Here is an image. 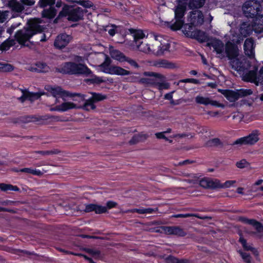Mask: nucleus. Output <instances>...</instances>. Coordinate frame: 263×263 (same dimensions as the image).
<instances>
[{"instance_id":"48","label":"nucleus","mask_w":263,"mask_h":263,"mask_svg":"<svg viewBox=\"0 0 263 263\" xmlns=\"http://www.w3.org/2000/svg\"><path fill=\"white\" fill-rule=\"evenodd\" d=\"M236 166L239 168H244L249 166V163L245 159H242L236 163Z\"/></svg>"},{"instance_id":"61","label":"nucleus","mask_w":263,"mask_h":263,"mask_svg":"<svg viewBox=\"0 0 263 263\" xmlns=\"http://www.w3.org/2000/svg\"><path fill=\"white\" fill-rule=\"evenodd\" d=\"M263 84V67L260 69L259 73L257 76V84Z\"/></svg>"},{"instance_id":"16","label":"nucleus","mask_w":263,"mask_h":263,"mask_svg":"<svg viewBox=\"0 0 263 263\" xmlns=\"http://www.w3.org/2000/svg\"><path fill=\"white\" fill-rule=\"evenodd\" d=\"M71 37L62 33L58 35L55 39L54 45L57 48L61 49L67 46L71 40Z\"/></svg>"},{"instance_id":"7","label":"nucleus","mask_w":263,"mask_h":263,"mask_svg":"<svg viewBox=\"0 0 263 263\" xmlns=\"http://www.w3.org/2000/svg\"><path fill=\"white\" fill-rule=\"evenodd\" d=\"M61 16H67V19L72 21H78L80 20L83 15L82 9L80 7L76 8L72 7L65 5L62 10L59 14Z\"/></svg>"},{"instance_id":"47","label":"nucleus","mask_w":263,"mask_h":263,"mask_svg":"<svg viewBox=\"0 0 263 263\" xmlns=\"http://www.w3.org/2000/svg\"><path fill=\"white\" fill-rule=\"evenodd\" d=\"M96 214H100L107 212V208L100 205L95 204V211Z\"/></svg>"},{"instance_id":"42","label":"nucleus","mask_w":263,"mask_h":263,"mask_svg":"<svg viewBox=\"0 0 263 263\" xmlns=\"http://www.w3.org/2000/svg\"><path fill=\"white\" fill-rule=\"evenodd\" d=\"M55 14L54 10L52 8L44 10L42 12V14L44 17L48 18L53 17L55 15Z\"/></svg>"},{"instance_id":"37","label":"nucleus","mask_w":263,"mask_h":263,"mask_svg":"<svg viewBox=\"0 0 263 263\" xmlns=\"http://www.w3.org/2000/svg\"><path fill=\"white\" fill-rule=\"evenodd\" d=\"M236 183V181L235 180H227L224 183H221L220 180H218V184H217V188H229L231 186H233Z\"/></svg>"},{"instance_id":"14","label":"nucleus","mask_w":263,"mask_h":263,"mask_svg":"<svg viewBox=\"0 0 263 263\" xmlns=\"http://www.w3.org/2000/svg\"><path fill=\"white\" fill-rule=\"evenodd\" d=\"M161 229L162 232L167 235H175L181 237L184 236L186 235V232L183 229L178 226H164L162 227Z\"/></svg>"},{"instance_id":"50","label":"nucleus","mask_w":263,"mask_h":263,"mask_svg":"<svg viewBox=\"0 0 263 263\" xmlns=\"http://www.w3.org/2000/svg\"><path fill=\"white\" fill-rule=\"evenodd\" d=\"M55 0H40L41 7H44L47 5H52L54 4Z\"/></svg>"},{"instance_id":"35","label":"nucleus","mask_w":263,"mask_h":263,"mask_svg":"<svg viewBox=\"0 0 263 263\" xmlns=\"http://www.w3.org/2000/svg\"><path fill=\"white\" fill-rule=\"evenodd\" d=\"M9 5L14 11L16 12H21L24 9L23 6L14 0L10 1Z\"/></svg>"},{"instance_id":"41","label":"nucleus","mask_w":263,"mask_h":263,"mask_svg":"<svg viewBox=\"0 0 263 263\" xmlns=\"http://www.w3.org/2000/svg\"><path fill=\"white\" fill-rule=\"evenodd\" d=\"M173 217L176 218H187L190 217H196L201 219H205L208 218V217H200L199 215L195 214H177L173 216Z\"/></svg>"},{"instance_id":"5","label":"nucleus","mask_w":263,"mask_h":263,"mask_svg":"<svg viewBox=\"0 0 263 263\" xmlns=\"http://www.w3.org/2000/svg\"><path fill=\"white\" fill-rule=\"evenodd\" d=\"M226 99L231 102H234L239 99L248 96L252 93L251 89H240L235 90L219 89Z\"/></svg>"},{"instance_id":"63","label":"nucleus","mask_w":263,"mask_h":263,"mask_svg":"<svg viewBox=\"0 0 263 263\" xmlns=\"http://www.w3.org/2000/svg\"><path fill=\"white\" fill-rule=\"evenodd\" d=\"M21 2L25 5H27V6H32L33 5H34V1H33V0H21Z\"/></svg>"},{"instance_id":"58","label":"nucleus","mask_w":263,"mask_h":263,"mask_svg":"<svg viewBox=\"0 0 263 263\" xmlns=\"http://www.w3.org/2000/svg\"><path fill=\"white\" fill-rule=\"evenodd\" d=\"M95 204H89L85 205V209L84 212L88 213L92 211H95Z\"/></svg>"},{"instance_id":"15","label":"nucleus","mask_w":263,"mask_h":263,"mask_svg":"<svg viewBox=\"0 0 263 263\" xmlns=\"http://www.w3.org/2000/svg\"><path fill=\"white\" fill-rule=\"evenodd\" d=\"M224 54L231 60L238 57L239 50L236 46L234 45L230 41H228L226 44Z\"/></svg>"},{"instance_id":"45","label":"nucleus","mask_w":263,"mask_h":263,"mask_svg":"<svg viewBox=\"0 0 263 263\" xmlns=\"http://www.w3.org/2000/svg\"><path fill=\"white\" fill-rule=\"evenodd\" d=\"M239 253L242 259L246 263H253L251 261V257L248 253L239 251Z\"/></svg>"},{"instance_id":"55","label":"nucleus","mask_w":263,"mask_h":263,"mask_svg":"<svg viewBox=\"0 0 263 263\" xmlns=\"http://www.w3.org/2000/svg\"><path fill=\"white\" fill-rule=\"evenodd\" d=\"M165 133H164L163 132H160V133H156L155 134V136L156 137L158 138V139H164L165 141H169L170 143H172V140H169L165 135Z\"/></svg>"},{"instance_id":"40","label":"nucleus","mask_w":263,"mask_h":263,"mask_svg":"<svg viewBox=\"0 0 263 263\" xmlns=\"http://www.w3.org/2000/svg\"><path fill=\"white\" fill-rule=\"evenodd\" d=\"M15 44L13 40H8L4 42L1 46L0 48L2 50H7L9 48Z\"/></svg>"},{"instance_id":"11","label":"nucleus","mask_w":263,"mask_h":263,"mask_svg":"<svg viewBox=\"0 0 263 263\" xmlns=\"http://www.w3.org/2000/svg\"><path fill=\"white\" fill-rule=\"evenodd\" d=\"M183 32L187 36L196 39L201 42L206 41L208 39L204 32L195 29L192 26L188 25L184 26Z\"/></svg>"},{"instance_id":"46","label":"nucleus","mask_w":263,"mask_h":263,"mask_svg":"<svg viewBox=\"0 0 263 263\" xmlns=\"http://www.w3.org/2000/svg\"><path fill=\"white\" fill-rule=\"evenodd\" d=\"M167 263H191L188 260L178 259L174 257H169L167 260Z\"/></svg>"},{"instance_id":"33","label":"nucleus","mask_w":263,"mask_h":263,"mask_svg":"<svg viewBox=\"0 0 263 263\" xmlns=\"http://www.w3.org/2000/svg\"><path fill=\"white\" fill-rule=\"evenodd\" d=\"M239 240L245 250L251 251L253 254L255 256H257L258 255L257 251L251 245L248 244L246 242V240L244 238H240Z\"/></svg>"},{"instance_id":"56","label":"nucleus","mask_w":263,"mask_h":263,"mask_svg":"<svg viewBox=\"0 0 263 263\" xmlns=\"http://www.w3.org/2000/svg\"><path fill=\"white\" fill-rule=\"evenodd\" d=\"M9 12L0 11V23H3L8 17Z\"/></svg>"},{"instance_id":"18","label":"nucleus","mask_w":263,"mask_h":263,"mask_svg":"<svg viewBox=\"0 0 263 263\" xmlns=\"http://www.w3.org/2000/svg\"><path fill=\"white\" fill-rule=\"evenodd\" d=\"M78 99L80 103V108L86 110H89L90 109H94L96 108V106L94 105V101L90 98L86 100H85V96L83 95L78 94Z\"/></svg>"},{"instance_id":"49","label":"nucleus","mask_w":263,"mask_h":263,"mask_svg":"<svg viewBox=\"0 0 263 263\" xmlns=\"http://www.w3.org/2000/svg\"><path fill=\"white\" fill-rule=\"evenodd\" d=\"M86 252L95 258H99L100 255V252L97 250L87 249Z\"/></svg>"},{"instance_id":"12","label":"nucleus","mask_w":263,"mask_h":263,"mask_svg":"<svg viewBox=\"0 0 263 263\" xmlns=\"http://www.w3.org/2000/svg\"><path fill=\"white\" fill-rule=\"evenodd\" d=\"M188 23L184 25H190L193 28L201 25L204 22V16L200 10H194L190 12L187 16Z\"/></svg>"},{"instance_id":"51","label":"nucleus","mask_w":263,"mask_h":263,"mask_svg":"<svg viewBox=\"0 0 263 263\" xmlns=\"http://www.w3.org/2000/svg\"><path fill=\"white\" fill-rule=\"evenodd\" d=\"M116 28H117V27L115 25H111L110 26H107L106 27V28L105 30L106 31H108V33L111 36H114L116 32Z\"/></svg>"},{"instance_id":"34","label":"nucleus","mask_w":263,"mask_h":263,"mask_svg":"<svg viewBox=\"0 0 263 263\" xmlns=\"http://www.w3.org/2000/svg\"><path fill=\"white\" fill-rule=\"evenodd\" d=\"M244 80L247 81H251L256 83L257 84V76H256V72L254 71H250L247 73L243 77Z\"/></svg>"},{"instance_id":"23","label":"nucleus","mask_w":263,"mask_h":263,"mask_svg":"<svg viewBox=\"0 0 263 263\" xmlns=\"http://www.w3.org/2000/svg\"><path fill=\"white\" fill-rule=\"evenodd\" d=\"M107 73L110 74H116L118 76H127L131 73L130 71L127 70L120 66H110L108 70H106Z\"/></svg>"},{"instance_id":"31","label":"nucleus","mask_w":263,"mask_h":263,"mask_svg":"<svg viewBox=\"0 0 263 263\" xmlns=\"http://www.w3.org/2000/svg\"><path fill=\"white\" fill-rule=\"evenodd\" d=\"M205 0H189L187 5L191 9H198L203 7Z\"/></svg>"},{"instance_id":"39","label":"nucleus","mask_w":263,"mask_h":263,"mask_svg":"<svg viewBox=\"0 0 263 263\" xmlns=\"http://www.w3.org/2000/svg\"><path fill=\"white\" fill-rule=\"evenodd\" d=\"M249 224L253 226L258 232H261L263 231L262 225L260 222L254 219H251V220H249Z\"/></svg>"},{"instance_id":"6","label":"nucleus","mask_w":263,"mask_h":263,"mask_svg":"<svg viewBox=\"0 0 263 263\" xmlns=\"http://www.w3.org/2000/svg\"><path fill=\"white\" fill-rule=\"evenodd\" d=\"M74 96L71 98V101L66 100L65 98V100H63V102L60 105H56L54 107L51 109L53 111H66L70 109H80L81 107L80 101L77 97L78 94H74Z\"/></svg>"},{"instance_id":"36","label":"nucleus","mask_w":263,"mask_h":263,"mask_svg":"<svg viewBox=\"0 0 263 263\" xmlns=\"http://www.w3.org/2000/svg\"><path fill=\"white\" fill-rule=\"evenodd\" d=\"M0 190L4 192L7 191H14L18 192L20 191L19 188L17 186H14L11 184L5 183L0 184Z\"/></svg>"},{"instance_id":"17","label":"nucleus","mask_w":263,"mask_h":263,"mask_svg":"<svg viewBox=\"0 0 263 263\" xmlns=\"http://www.w3.org/2000/svg\"><path fill=\"white\" fill-rule=\"evenodd\" d=\"M195 101L197 103L207 105H211L218 107L224 108V105L215 100H212L210 98L205 97L201 96H198L195 98Z\"/></svg>"},{"instance_id":"53","label":"nucleus","mask_w":263,"mask_h":263,"mask_svg":"<svg viewBox=\"0 0 263 263\" xmlns=\"http://www.w3.org/2000/svg\"><path fill=\"white\" fill-rule=\"evenodd\" d=\"M139 82L143 84H152L153 83V80L149 78H142L139 80Z\"/></svg>"},{"instance_id":"9","label":"nucleus","mask_w":263,"mask_h":263,"mask_svg":"<svg viewBox=\"0 0 263 263\" xmlns=\"http://www.w3.org/2000/svg\"><path fill=\"white\" fill-rule=\"evenodd\" d=\"M260 2L255 0H248L243 4L242 9L247 17H252L256 15L261 9Z\"/></svg>"},{"instance_id":"25","label":"nucleus","mask_w":263,"mask_h":263,"mask_svg":"<svg viewBox=\"0 0 263 263\" xmlns=\"http://www.w3.org/2000/svg\"><path fill=\"white\" fill-rule=\"evenodd\" d=\"M211 46L214 48L217 54L224 55L225 47L223 43L218 40H213L211 43Z\"/></svg>"},{"instance_id":"4","label":"nucleus","mask_w":263,"mask_h":263,"mask_svg":"<svg viewBox=\"0 0 263 263\" xmlns=\"http://www.w3.org/2000/svg\"><path fill=\"white\" fill-rule=\"evenodd\" d=\"M187 4V2L177 1V5L174 9L175 22L170 25L172 30H179L184 24L183 16L186 10Z\"/></svg>"},{"instance_id":"1","label":"nucleus","mask_w":263,"mask_h":263,"mask_svg":"<svg viewBox=\"0 0 263 263\" xmlns=\"http://www.w3.org/2000/svg\"><path fill=\"white\" fill-rule=\"evenodd\" d=\"M132 35L134 38L131 44L133 49L159 56L163 54L170 48L169 44L160 35L150 33L145 36L140 30H134Z\"/></svg>"},{"instance_id":"29","label":"nucleus","mask_w":263,"mask_h":263,"mask_svg":"<svg viewBox=\"0 0 263 263\" xmlns=\"http://www.w3.org/2000/svg\"><path fill=\"white\" fill-rule=\"evenodd\" d=\"M22 96L19 98L22 102H24L27 99L33 100L39 98L40 96L37 93H30L26 90H22Z\"/></svg>"},{"instance_id":"24","label":"nucleus","mask_w":263,"mask_h":263,"mask_svg":"<svg viewBox=\"0 0 263 263\" xmlns=\"http://www.w3.org/2000/svg\"><path fill=\"white\" fill-rule=\"evenodd\" d=\"M154 65L158 68L173 69L177 67L176 64L166 60L161 59L155 62Z\"/></svg>"},{"instance_id":"57","label":"nucleus","mask_w":263,"mask_h":263,"mask_svg":"<svg viewBox=\"0 0 263 263\" xmlns=\"http://www.w3.org/2000/svg\"><path fill=\"white\" fill-rule=\"evenodd\" d=\"M173 93H174V91H172V92H171L170 93H166L164 96V99H166V100H170V103L172 105H176V104L175 103L174 100L173 99Z\"/></svg>"},{"instance_id":"28","label":"nucleus","mask_w":263,"mask_h":263,"mask_svg":"<svg viewBox=\"0 0 263 263\" xmlns=\"http://www.w3.org/2000/svg\"><path fill=\"white\" fill-rule=\"evenodd\" d=\"M20 172L24 173L27 174H31L37 176H42L46 171H40L39 170L33 168L32 167H26L22 169H20Z\"/></svg>"},{"instance_id":"62","label":"nucleus","mask_w":263,"mask_h":263,"mask_svg":"<svg viewBox=\"0 0 263 263\" xmlns=\"http://www.w3.org/2000/svg\"><path fill=\"white\" fill-rule=\"evenodd\" d=\"M117 205V203L116 202L112 201H109L106 203V208L107 210L108 209H110L112 208L116 207Z\"/></svg>"},{"instance_id":"60","label":"nucleus","mask_w":263,"mask_h":263,"mask_svg":"<svg viewBox=\"0 0 263 263\" xmlns=\"http://www.w3.org/2000/svg\"><path fill=\"white\" fill-rule=\"evenodd\" d=\"M180 82L183 83H192L194 84H199V81L198 80L195 79H183L180 81Z\"/></svg>"},{"instance_id":"44","label":"nucleus","mask_w":263,"mask_h":263,"mask_svg":"<svg viewBox=\"0 0 263 263\" xmlns=\"http://www.w3.org/2000/svg\"><path fill=\"white\" fill-rule=\"evenodd\" d=\"M13 70L14 67L12 65L9 64L2 63V72H11Z\"/></svg>"},{"instance_id":"54","label":"nucleus","mask_w":263,"mask_h":263,"mask_svg":"<svg viewBox=\"0 0 263 263\" xmlns=\"http://www.w3.org/2000/svg\"><path fill=\"white\" fill-rule=\"evenodd\" d=\"M81 6H83L85 8H89L93 6V4L91 2L89 1H82L81 0L79 2H78Z\"/></svg>"},{"instance_id":"27","label":"nucleus","mask_w":263,"mask_h":263,"mask_svg":"<svg viewBox=\"0 0 263 263\" xmlns=\"http://www.w3.org/2000/svg\"><path fill=\"white\" fill-rule=\"evenodd\" d=\"M110 55L112 58L120 62H124L125 59V56L123 53L121 52L120 51L113 49L112 48H110Z\"/></svg>"},{"instance_id":"38","label":"nucleus","mask_w":263,"mask_h":263,"mask_svg":"<svg viewBox=\"0 0 263 263\" xmlns=\"http://www.w3.org/2000/svg\"><path fill=\"white\" fill-rule=\"evenodd\" d=\"M146 138V136L143 135H136L133 137L129 141V143L132 145L135 144L145 139Z\"/></svg>"},{"instance_id":"52","label":"nucleus","mask_w":263,"mask_h":263,"mask_svg":"<svg viewBox=\"0 0 263 263\" xmlns=\"http://www.w3.org/2000/svg\"><path fill=\"white\" fill-rule=\"evenodd\" d=\"M144 75L146 76H154L156 78H159L160 80H164L165 79V77L160 73H154V72H145Z\"/></svg>"},{"instance_id":"2","label":"nucleus","mask_w":263,"mask_h":263,"mask_svg":"<svg viewBox=\"0 0 263 263\" xmlns=\"http://www.w3.org/2000/svg\"><path fill=\"white\" fill-rule=\"evenodd\" d=\"M41 21L38 18H33L28 22V26L26 29L20 30L15 36L20 44H24L34 34L44 31V28L40 25Z\"/></svg>"},{"instance_id":"64","label":"nucleus","mask_w":263,"mask_h":263,"mask_svg":"<svg viewBox=\"0 0 263 263\" xmlns=\"http://www.w3.org/2000/svg\"><path fill=\"white\" fill-rule=\"evenodd\" d=\"M209 142L210 143L211 145H218L220 143L219 139L216 138L212 139L209 141Z\"/></svg>"},{"instance_id":"26","label":"nucleus","mask_w":263,"mask_h":263,"mask_svg":"<svg viewBox=\"0 0 263 263\" xmlns=\"http://www.w3.org/2000/svg\"><path fill=\"white\" fill-rule=\"evenodd\" d=\"M31 71L37 72H46L49 70V67L43 63H37L28 69Z\"/></svg>"},{"instance_id":"8","label":"nucleus","mask_w":263,"mask_h":263,"mask_svg":"<svg viewBox=\"0 0 263 263\" xmlns=\"http://www.w3.org/2000/svg\"><path fill=\"white\" fill-rule=\"evenodd\" d=\"M260 135L261 133L259 130H253L247 136L235 140L233 143V145H253L259 141Z\"/></svg>"},{"instance_id":"21","label":"nucleus","mask_w":263,"mask_h":263,"mask_svg":"<svg viewBox=\"0 0 263 263\" xmlns=\"http://www.w3.org/2000/svg\"><path fill=\"white\" fill-rule=\"evenodd\" d=\"M252 30L256 33L263 32V15H258L253 20L251 26Z\"/></svg>"},{"instance_id":"59","label":"nucleus","mask_w":263,"mask_h":263,"mask_svg":"<svg viewBox=\"0 0 263 263\" xmlns=\"http://www.w3.org/2000/svg\"><path fill=\"white\" fill-rule=\"evenodd\" d=\"M125 61L127 62L129 64L135 68H138L139 67L138 64L136 63V62L132 59L125 57Z\"/></svg>"},{"instance_id":"19","label":"nucleus","mask_w":263,"mask_h":263,"mask_svg":"<svg viewBox=\"0 0 263 263\" xmlns=\"http://www.w3.org/2000/svg\"><path fill=\"white\" fill-rule=\"evenodd\" d=\"M199 185L204 189H217L218 180L210 178H202L199 180Z\"/></svg>"},{"instance_id":"32","label":"nucleus","mask_w":263,"mask_h":263,"mask_svg":"<svg viewBox=\"0 0 263 263\" xmlns=\"http://www.w3.org/2000/svg\"><path fill=\"white\" fill-rule=\"evenodd\" d=\"M102 56L105 58L104 62L99 66V69L101 71L106 73V70H108L110 68V60L109 58L105 54L100 53Z\"/></svg>"},{"instance_id":"22","label":"nucleus","mask_w":263,"mask_h":263,"mask_svg":"<svg viewBox=\"0 0 263 263\" xmlns=\"http://www.w3.org/2000/svg\"><path fill=\"white\" fill-rule=\"evenodd\" d=\"M50 91L54 97H60L63 100H65V97H73L74 96L73 93L63 90L60 87L51 88Z\"/></svg>"},{"instance_id":"30","label":"nucleus","mask_w":263,"mask_h":263,"mask_svg":"<svg viewBox=\"0 0 263 263\" xmlns=\"http://www.w3.org/2000/svg\"><path fill=\"white\" fill-rule=\"evenodd\" d=\"M183 176L185 177L183 181L190 184H196L198 182L199 180V177L197 174L185 173L183 174Z\"/></svg>"},{"instance_id":"43","label":"nucleus","mask_w":263,"mask_h":263,"mask_svg":"<svg viewBox=\"0 0 263 263\" xmlns=\"http://www.w3.org/2000/svg\"><path fill=\"white\" fill-rule=\"evenodd\" d=\"M91 94L92 95L91 98L95 102L103 100L106 98L105 96L101 93L91 92Z\"/></svg>"},{"instance_id":"13","label":"nucleus","mask_w":263,"mask_h":263,"mask_svg":"<svg viewBox=\"0 0 263 263\" xmlns=\"http://www.w3.org/2000/svg\"><path fill=\"white\" fill-rule=\"evenodd\" d=\"M231 64L232 67L237 71H241L250 67L249 63L242 57L239 58L237 57L231 59Z\"/></svg>"},{"instance_id":"20","label":"nucleus","mask_w":263,"mask_h":263,"mask_svg":"<svg viewBox=\"0 0 263 263\" xmlns=\"http://www.w3.org/2000/svg\"><path fill=\"white\" fill-rule=\"evenodd\" d=\"M245 53L250 58L254 57L255 45L254 41L251 38L247 39L243 45Z\"/></svg>"},{"instance_id":"3","label":"nucleus","mask_w":263,"mask_h":263,"mask_svg":"<svg viewBox=\"0 0 263 263\" xmlns=\"http://www.w3.org/2000/svg\"><path fill=\"white\" fill-rule=\"evenodd\" d=\"M79 63L69 62L64 64L61 68V71L64 73L78 74L88 76L91 73V71L86 65L81 63L83 62L82 58H79L77 60Z\"/></svg>"},{"instance_id":"10","label":"nucleus","mask_w":263,"mask_h":263,"mask_svg":"<svg viewBox=\"0 0 263 263\" xmlns=\"http://www.w3.org/2000/svg\"><path fill=\"white\" fill-rule=\"evenodd\" d=\"M252 31L251 26L247 23H244L240 27L239 34L236 35L234 34L233 31H231L230 34L227 35V36L233 43L239 44L243 40L244 37L249 35Z\"/></svg>"}]
</instances>
